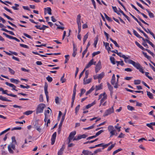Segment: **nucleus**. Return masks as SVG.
Listing matches in <instances>:
<instances>
[{
	"label": "nucleus",
	"mask_w": 155,
	"mask_h": 155,
	"mask_svg": "<svg viewBox=\"0 0 155 155\" xmlns=\"http://www.w3.org/2000/svg\"><path fill=\"white\" fill-rule=\"evenodd\" d=\"M12 142L8 145V149L10 153L13 154L14 153V151L16 149L15 145L17 144V142L15 137H12Z\"/></svg>",
	"instance_id": "1"
},
{
	"label": "nucleus",
	"mask_w": 155,
	"mask_h": 155,
	"mask_svg": "<svg viewBox=\"0 0 155 155\" xmlns=\"http://www.w3.org/2000/svg\"><path fill=\"white\" fill-rule=\"evenodd\" d=\"M46 106L45 104H39L37 108L36 113L38 114L41 113L43 112L44 108Z\"/></svg>",
	"instance_id": "2"
},
{
	"label": "nucleus",
	"mask_w": 155,
	"mask_h": 155,
	"mask_svg": "<svg viewBox=\"0 0 155 155\" xmlns=\"http://www.w3.org/2000/svg\"><path fill=\"white\" fill-rule=\"evenodd\" d=\"M114 112V106H112V107L107 110L103 114L104 117L107 116L109 115H110L112 113Z\"/></svg>",
	"instance_id": "3"
},
{
	"label": "nucleus",
	"mask_w": 155,
	"mask_h": 155,
	"mask_svg": "<svg viewBox=\"0 0 155 155\" xmlns=\"http://www.w3.org/2000/svg\"><path fill=\"white\" fill-rule=\"evenodd\" d=\"M128 63L132 64L134 67L136 68L137 69H139V68L141 66L139 63H136L131 60H128Z\"/></svg>",
	"instance_id": "4"
},
{
	"label": "nucleus",
	"mask_w": 155,
	"mask_h": 155,
	"mask_svg": "<svg viewBox=\"0 0 155 155\" xmlns=\"http://www.w3.org/2000/svg\"><path fill=\"white\" fill-rule=\"evenodd\" d=\"M108 130L110 134V137H112L114 134L113 133L116 130L114 129L113 126L109 125L108 127Z\"/></svg>",
	"instance_id": "5"
},
{
	"label": "nucleus",
	"mask_w": 155,
	"mask_h": 155,
	"mask_svg": "<svg viewBox=\"0 0 155 155\" xmlns=\"http://www.w3.org/2000/svg\"><path fill=\"white\" fill-rule=\"evenodd\" d=\"M41 125L38 124V122L36 121L34 125V128L36 129L39 132H40L41 131V129L40 128Z\"/></svg>",
	"instance_id": "6"
},
{
	"label": "nucleus",
	"mask_w": 155,
	"mask_h": 155,
	"mask_svg": "<svg viewBox=\"0 0 155 155\" xmlns=\"http://www.w3.org/2000/svg\"><path fill=\"white\" fill-rule=\"evenodd\" d=\"M56 132H54L52 135L51 138V144L53 145L54 143L56 137Z\"/></svg>",
	"instance_id": "7"
},
{
	"label": "nucleus",
	"mask_w": 155,
	"mask_h": 155,
	"mask_svg": "<svg viewBox=\"0 0 155 155\" xmlns=\"http://www.w3.org/2000/svg\"><path fill=\"white\" fill-rule=\"evenodd\" d=\"M5 84L7 85L12 87L13 90H15L16 91H18L16 89H15L16 87V86H15L13 84L9 83L8 82H6Z\"/></svg>",
	"instance_id": "8"
},
{
	"label": "nucleus",
	"mask_w": 155,
	"mask_h": 155,
	"mask_svg": "<svg viewBox=\"0 0 155 155\" xmlns=\"http://www.w3.org/2000/svg\"><path fill=\"white\" fill-rule=\"evenodd\" d=\"M82 153L84 155H93L94 154L91 152L85 150H84L82 152Z\"/></svg>",
	"instance_id": "9"
},
{
	"label": "nucleus",
	"mask_w": 155,
	"mask_h": 155,
	"mask_svg": "<svg viewBox=\"0 0 155 155\" xmlns=\"http://www.w3.org/2000/svg\"><path fill=\"white\" fill-rule=\"evenodd\" d=\"M65 148V146L64 145L62 146V147L58 151V155H61L63 154V151Z\"/></svg>",
	"instance_id": "10"
},
{
	"label": "nucleus",
	"mask_w": 155,
	"mask_h": 155,
	"mask_svg": "<svg viewBox=\"0 0 155 155\" xmlns=\"http://www.w3.org/2000/svg\"><path fill=\"white\" fill-rule=\"evenodd\" d=\"M104 96L101 99L100 101V106L105 101L107 98V95L106 93L104 94Z\"/></svg>",
	"instance_id": "11"
},
{
	"label": "nucleus",
	"mask_w": 155,
	"mask_h": 155,
	"mask_svg": "<svg viewBox=\"0 0 155 155\" xmlns=\"http://www.w3.org/2000/svg\"><path fill=\"white\" fill-rule=\"evenodd\" d=\"M81 16L80 14L78 15L77 16L76 21L78 25L81 24Z\"/></svg>",
	"instance_id": "12"
},
{
	"label": "nucleus",
	"mask_w": 155,
	"mask_h": 155,
	"mask_svg": "<svg viewBox=\"0 0 155 155\" xmlns=\"http://www.w3.org/2000/svg\"><path fill=\"white\" fill-rule=\"evenodd\" d=\"M92 80V78H91L87 79H84L83 80V84H88Z\"/></svg>",
	"instance_id": "13"
},
{
	"label": "nucleus",
	"mask_w": 155,
	"mask_h": 155,
	"mask_svg": "<svg viewBox=\"0 0 155 155\" xmlns=\"http://www.w3.org/2000/svg\"><path fill=\"white\" fill-rule=\"evenodd\" d=\"M93 59H92L89 62L88 64L85 67V68H89L91 65L93 64Z\"/></svg>",
	"instance_id": "14"
},
{
	"label": "nucleus",
	"mask_w": 155,
	"mask_h": 155,
	"mask_svg": "<svg viewBox=\"0 0 155 155\" xmlns=\"http://www.w3.org/2000/svg\"><path fill=\"white\" fill-rule=\"evenodd\" d=\"M44 90L45 94L46 96L48 95V85L47 84H45L44 87Z\"/></svg>",
	"instance_id": "15"
},
{
	"label": "nucleus",
	"mask_w": 155,
	"mask_h": 155,
	"mask_svg": "<svg viewBox=\"0 0 155 155\" xmlns=\"http://www.w3.org/2000/svg\"><path fill=\"white\" fill-rule=\"evenodd\" d=\"M10 81L12 83H15L16 84H18L19 81L18 80L15 79L13 78H12L10 79Z\"/></svg>",
	"instance_id": "16"
},
{
	"label": "nucleus",
	"mask_w": 155,
	"mask_h": 155,
	"mask_svg": "<svg viewBox=\"0 0 155 155\" xmlns=\"http://www.w3.org/2000/svg\"><path fill=\"white\" fill-rule=\"evenodd\" d=\"M1 30L3 31H5L6 32H8L9 33V34L12 35H15V34L14 33V32L12 31H9L7 30L6 29H5V28H2L1 29Z\"/></svg>",
	"instance_id": "17"
},
{
	"label": "nucleus",
	"mask_w": 155,
	"mask_h": 155,
	"mask_svg": "<svg viewBox=\"0 0 155 155\" xmlns=\"http://www.w3.org/2000/svg\"><path fill=\"white\" fill-rule=\"evenodd\" d=\"M76 134V132L75 131H72L70 133L68 137L73 139Z\"/></svg>",
	"instance_id": "18"
},
{
	"label": "nucleus",
	"mask_w": 155,
	"mask_h": 155,
	"mask_svg": "<svg viewBox=\"0 0 155 155\" xmlns=\"http://www.w3.org/2000/svg\"><path fill=\"white\" fill-rule=\"evenodd\" d=\"M147 95L149 97L150 99H153V94L151 93L150 91H147Z\"/></svg>",
	"instance_id": "19"
},
{
	"label": "nucleus",
	"mask_w": 155,
	"mask_h": 155,
	"mask_svg": "<svg viewBox=\"0 0 155 155\" xmlns=\"http://www.w3.org/2000/svg\"><path fill=\"white\" fill-rule=\"evenodd\" d=\"M0 100L4 101H6L8 102H11V100L7 99L5 97L2 96L0 95Z\"/></svg>",
	"instance_id": "20"
},
{
	"label": "nucleus",
	"mask_w": 155,
	"mask_h": 155,
	"mask_svg": "<svg viewBox=\"0 0 155 155\" xmlns=\"http://www.w3.org/2000/svg\"><path fill=\"white\" fill-rule=\"evenodd\" d=\"M96 104V102L95 101H94L92 103L88 104L87 105L86 107V108L87 109H88L90 107L92 106L93 105H94Z\"/></svg>",
	"instance_id": "21"
},
{
	"label": "nucleus",
	"mask_w": 155,
	"mask_h": 155,
	"mask_svg": "<svg viewBox=\"0 0 155 155\" xmlns=\"http://www.w3.org/2000/svg\"><path fill=\"white\" fill-rule=\"evenodd\" d=\"M45 11H47L49 14L50 15L51 14V9L50 8L47 7L46 8H45Z\"/></svg>",
	"instance_id": "22"
},
{
	"label": "nucleus",
	"mask_w": 155,
	"mask_h": 155,
	"mask_svg": "<svg viewBox=\"0 0 155 155\" xmlns=\"http://www.w3.org/2000/svg\"><path fill=\"white\" fill-rule=\"evenodd\" d=\"M0 91L2 92V94H5L8 95L9 94H8L7 93V92L8 91L7 90H4V89L2 87H0Z\"/></svg>",
	"instance_id": "23"
},
{
	"label": "nucleus",
	"mask_w": 155,
	"mask_h": 155,
	"mask_svg": "<svg viewBox=\"0 0 155 155\" xmlns=\"http://www.w3.org/2000/svg\"><path fill=\"white\" fill-rule=\"evenodd\" d=\"M104 44L105 45V48L107 50L109 51H110V48L109 47V44L108 43L104 42Z\"/></svg>",
	"instance_id": "24"
},
{
	"label": "nucleus",
	"mask_w": 155,
	"mask_h": 155,
	"mask_svg": "<svg viewBox=\"0 0 155 155\" xmlns=\"http://www.w3.org/2000/svg\"><path fill=\"white\" fill-rule=\"evenodd\" d=\"M138 30L140 31V32L142 33L143 35L144 36L146 37L147 39H148L149 38L147 35L142 30L139 29L138 28H137Z\"/></svg>",
	"instance_id": "25"
},
{
	"label": "nucleus",
	"mask_w": 155,
	"mask_h": 155,
	"mask_svg": "<svg viewBox=\"0 0 155 155\" xmlns=\"http://www.w3.org/2000/svg\"><path fill=\"white\" fill-rule=\"evenodd\" d=\"M100 69V64H98L95 67V71L96 73H97Z\"/></svg>",
	"instance_id": "26"
},
{
	"label": "nucleus",
	"mask_w": 155,
	"mask_h": 155,
	"mask_svg": "<svg viewBox=\"0 0 155 155\" xmlns=\"http://www.w3.org/2000/svg\"><path fill=\"white\" fill-rule=\"evenodd\" d=\"M146 10L147 12L149 14V15L150 18H152L154 17V16L153 13H152L151 12L149 11L148 10L146 9Z\"/></svg>",
	"instance_id": "27"
},
{
	"label": "nucleus",
	"mask_w": 155,
	"mask_h": 155,
	"mask_svg": "<svg viewBox=\"0 0 155 155\" xmlns=\"http://www.w3.org/2000/svg\"><path fill=\"white\" fill-rule=\"evenodd\" d=\"M133 32L134 34L138 38H142V37L140 36L138 33L134 30H133Z\"/></svg>",
	"instance_id": "28"
},
{
	"label": "nucleus",
	"mask_w": 155,
	"mask_h": 155,
	"mask_svg": "<svg viewBox=\"0 0 155 155\" xmlns=\"http://www.w3.org/2000/svg\"><path fill=\"white\" fill-rule=\"evenodd\" d=\"M110 40L112 42H113L114 43V44L115 45V46L116 47L118 48L119 47V45H118L117 44V42L116 41H114L111 38H110Z\"/></svg>",
	"instance_id": "29"
},
{
	"label": "nucleus",
	"mask_w": 155,
	"mask_h": 155,
	"mask_svg": "<svg viewBox=\"0 0 155 155\" xmlns=\"http://www.w3.org/2000/svg\"><path fill=\"white\" fill-rule=\"evenodd\" d=\"M120 12L122 13L123 15L129 21H130V18H129L128 16H127V15H126L124 13V12H123L121 10H120Z\"/></svg>",
	"instance_id": "30"
},
{
	"label": "nucleus",
	"mask_w": 155,
	"mask_h": 155,
	"mask_svg": "<svg viewBox=\"0 0 155 155\" xmlns=\"http://www.w3.org/2000/svg\"><path fill=\"white\" fill-rule=\"evenodd\" d=\"M33 113V111L32 110H28L24 112L23 114L27 115H30Z\"/></svg>",
	"instance_id": "31"
},
{
	"label": "nucleus",
	"mask_w": 155,
	"mask_h": 155,
	"mask_svg": "<svg viewBox=\"0 0 155 155\" xmlns=\"http://www.w3.org/2000/svg\"><path fill=\"white\" fill-rule=\"evenodd\" d=\"M65 117V115H64L62 116V119H61V122L60 123V124L59 125V126H60V127H62V124H63V121H64V119Z\"/></svg>",
	"instance_id": "32"
},
{
	"label": "nucleus",
	"mask_w": 155,
	"mask_h": 155,
	"mask_svg": "<svg viewBox=\"0 0 155 155\" xmlns=\"http://www.w3.org/2000/svg\"><path fill=\"white\" fill-rule=\"evenodd\" d=\"M117 54L120 57H122L124 59H126V56L122 54V53L120 52H118Z\"/></svg>",
	"instance_id": "33"
},
{
	"label": "nucleus",
	"mask_w": 155,
	"mask_h": 155,
	"mask_svg": "<svg viewBox=\"0 0 155 155\" xmlns=\"http://www.w3.org/2000/svg\"><path fill=\"white\" fill-rule=\"evenodd\" d=\"M95 125V124H94L92 126H90L89 127H88L87 128H84L83 129L84 130H89L93 129V128H94Z\"/></svg>",
	"instance_id": "34"
},
{
	"label": "nucleus",
	"mask_w": 155,
	"mask_h": 155,
	"mask_svg": "<svg viewBox=\"0 0 155 155\" xmlns=\"http://www.w3.org/2000/svg\"><path fill=\"white\" fill-rule=\"evenodd\" d=\"M104 72H102L101 74H99L98 76V79H101L104 76Z\"/></svg>",
	"instance_id": "35"
},
{
	"label": "nucleus",
	"mask_w": 155,
	"mask_h": 155,
	"mask_svg": "<svg viewBox=\"0 0 155 155\" xmlns=\"http://www.w3.org/2000/svg\"><path fill=\"white\" fill-rule=\"evenodd\" d=\"M119 124L117 123V125L114 126V127L115 129H117V131L118 132H119L120 131L121 127H118L119 125Z\"/></svg>",
	"instance_id": "36"
},
{
	"label": "nucleus",
	"mask_w": 155,
	"mask_h": 155,
	"mask_svg": "<svg viewBox=\"0 0 155 155\" xmlns=\"http://www.w3.org/2000/svg\"><path fill=\"white\" fill-rule=\"evenodd\" d=\"M110 60L111 63L113 64H115V59L114 57H110Z\"/></svg>",
	"instance_id": "37"
},
{
	"label": "nucleus",
	"mask_w": 155,
	"mask_h": 155,
	"mask_svg": "<svg viewBox=\"0 0 155 155\" xmlns=\"http://www.w3.org/2000/svg\"><path fill=\"white\" fill-rule=\"evenodd\" d=\"M80 107V105H78L75 108V113L76 114H77V113L79 111Z\"/></svg>",
	"instance_id": "38"
},
{
	"label": "nucleus",
	"mask_w": 155,
	"mask_h": 155,
	"mask_svg": "<svg viewBox=\"0 0 155 155\" xmlns=\"http://www.w3.org/2000/svg\"><path fill=\"white\" fill-rule=\"evenodd\" d=\"M142 53L144 55V56L146 58H147L148 59V60L150 59L151 58V57L150 56L147 55V53H145V52H144L143 51H142Z\"/></svg>",
	"instance_id": "39"
},
{
	"label": "nucleus",
	"mask_w": 155,
	"mask_h": 155,
	"mask_svg": "<svg viewBox=\"0 0 155 155\" xmlns=\"http://www.w3.org/2000/svg\"><path fill=\"white\" fill-rule=\"evenodd\" d=\"M127 109L130 110L132 111L134 110V108L133 107L130 105H128L127 106Z\"/></svg>",
	"instance_id": "40"
},
{
	"label": "nucleus",
	"mask_w": 155,
	"mask_h": 155,
	"mask_svg": "<svg viewBox=\"0 0 155 155\" xmlns=\"http://www.w3.org/2000/svg\"><path fill=\"white\" fill-rule=\"evenodd\" d=\"M81 139V135H79L77 137H74L73 139V140H79Z\"/></svg>",
	"instance_id": "41"
},
{
	"label": "nucleus",
	"mask_w": 155,
	"mask_h": 155,
	"mask_svg": "<svg viewBox=\"0 0 155 155\" xmlns=\"http://www.w3.org/2000/svg\"><path fill=\"white\" fill-rule=\"evenodd\" d=\"M116 62L117 63V65L118 66L119 64L121 65V66H123L124 65V63L123 61H116Z\"/></svg>",
	"instance_id": "42"
},
{
	"label": "nucleus",
	"mask_w": 155,
	"mask_h": 155,
	"mask_svg": "<svg viewBox=\"0 0 155 155\" xmlns=\"http://www.w3.org/2000/svg\"><path fill=\"white\" fill-rule=\"evenodd\" d=\"M32 53H33L34 54H37L38 55H39L41 57H47V56L45 55H42V54H38V52H35V51H33Z\"/></svg>",
	"instance_id": "43"
},
{
	"label": "nucleus",
	"mask_w": 155,
	"mask_h": 155,
	"mask_svg": "<svg viewBox=\"0 0 155 155\" xmlns=\"http://www.w3.org/2000/svg\"><path fill=\"white\" fill-rule=\"evenodd\" d=\"M116 143H114V144H112L111 146H109L108 149H107V150L108 151H110V150H111L113 148L115 145Z\"/></svg>",
	"instance_id": "44"
},
{
	"label": "nucleus",
	"mask_w": 155,
	"mask_h": 155,
	"mask_svg": "<svg viewBox=\"0 0 155 155\" xmlns=\"http://www.w3.org/2000/svg\"><path fill=\"white\" fill-rule=\"evenodd\" d=\"M122 150V149L121 148H119L117 150L114 151L113 153V155H114L115 154L117 153L119 151H120Z\"/></svg>",
	"instance_id": "45"
},
{
	"label": "nucleus",
	"mask_w": 155,
	"mask_h": 155,
	"mask_svg": "<svg viewBox=\"0 0 155 155\" xmlns=\"http://www.w3.org/2000/svg\"><path fill=\"white\" fill-rule=\"evenodd\" d=\"M3 15L6 17V18H7L8 19L10 20L11 21L13 20V18H11L9 16H8L7 15H6L5 13H3Z\"/></svg>",
	"instance_id": "46"
},
{
	"label": "nucleus",
	"mask_w": 155,
	"mask_h": 155,
	"mask_svg": "<svg viewBox=\"0 0 155 155\" xmlns=\"http://www.w3.org/2000/svg\"><path fill=\"white\" fill-rule=\"evenodd\" d=\"M9 70V71L10 72L11 74H14L15 73V71L14 70L11 68H8Z\"/></svg>",
	"instance_id": "47"
},
{
	"label": "nucleus",
	"mask_w": 155,
	"mask_h": 155,
	"mask_svg": "<svg viewBox=\"0 0 155 155\" xmlns=\"http://www.w3.org/2000/svg\"><path fill=\"white\" fill-rule=\"evenodd\" d=\"M85 77L84 78V79H87L88 77V76L89 74V71L88 70H87L85 72Z\"/></svg>",
	"instance_id": "48"
},
{
	"label": "nucleus",
	"mask_w": 155,
	"mask_h": 155,
	"mask_svg": "<svg viewBox=\"0 0 155 155\" xmlns=\"http://www.w3.org/2000/svg\"><path fill=\"white\" fill-rule=\"evenodd\" d=\"M10 129V128H8L6 130H4V131H2L1 133H0V136H1L5 133H6Z\"/></svg>",
	"instance_id": "49"
},
{
	"label": "nucleus",
	"mask_w": 155,
	"mask_h": 155,
	"mask_svg": "<svg viewBox=\"0 0 155 155\" xmlns=\"http://www.w3.org/2000/svg\"><path fill=\"white\" fill-rule=\"evenodd\" d=\"M104 131V130H100V131H98V132H97L96 134H95L96 136H99V135H100Z\"/></svg>",
	"instance_id": "50"
},
{
	"label": "nucleus",
	"mask_w": 155,
	"mask_h": 155,
	"mask_svg": "<svg viewBox=\"0 0 155 155\" xmlns=\"http://www.w3.org/2000/svg\"><path fill=\"white\" fill-rule=\"evenodd\" d=\"M146 42H147L153 48L155 47L154 45L151 42H150L149 40H146Z\"/></svg>",
	"instance_id": "51"
},
{
	"label": "nucleus",
	"mask_w": 155,
	"mask_h": 155,
	"mask_svg": "<svg viewBox=\"0 0 155 155\" xmlns=\"http://www.w3.org/2000/svg\"><path fill=\"white\" fill-rule=\"evenodd\" d=\"M64 74L61 79V81L62 83L66 81V79L64 78Z\"/></svg>",
	"instance_id": "52"
},
{
	"label": "nucleus",
	"mask_w": 155,
	"mask_h": 155,
	"mask_svg": "<svg viewBox=\"0 0 155 155\" xmlns=\"http://www.w3.org/2000/svg\"><path fill=\"white\" fill-rule=\"evenodd\" d=\"M46 79L48 82H51L53 80L52 78L49 76H48V77H47L46 78Z\"/></svg>",
	"instance_id": "53"
},
{
	"label": "nucleus",
	"mask_w": 155,
	"mask_h": 155,
	"mask_svg": "<svg viewBox=\"0 0 155 155\" xmlns=\"http://www.w3.org/2000/svg\"><path fill=\"white\" fill-rule=\"evenodd\" d=\"M149 73L147 72H145V75L148 78H149L150 79L152 80H153V78L152 77L148 75V74Z\"/></svg>",
	"instance_id": "54"
},
{
	"label": "nucleus",
	"mask_w": 155,
	"mask_h": 155,
	"mask_svg": "<svg viewBox=\"0 0 155 155\" xmlns=\"http://www.w3.org/2000/svg\"><path fill=\"white\" fill-rule=\"evenodd\" d=\"M134 82L135 84H140L141 82V81L140 80H135Z\"/></svg>",
	"instance_id": "55"
},
{
	"label": "nucleus",
	"mask_w": 155,
	"mask_h": 155,
	"mask_svg": "<svg viewBox=\"0 0 155 155\" xmlns=\"http://www.w3.org/2000/svg\"><path fill=\"white\" fill-rule=\"evenodd\" d=\"M20 45L21 47H23V48H28V46H27V45H24V44H20Z\"/></svg>",
	"instance_id": "56"
},
{
	"label": "nucleus",
	"mask_w": 155,
	"mask_h": 155,
	"mask_svg": "<svg viewBox=\"0 0 155 155\" xmlns=\"http://www.w3.org/2000/svg\"><path fill=\"white\" fill-rule=\"evenodd\" d=\"M102 89L101 85L96 86V91Z\"/></svg>",
	"instance_id": "57"
},
{
	"label": "nucleus",
	"mask_w": 155,
	"mask_h": 155,
	"mask_svg": "<svg viewBox=\"0 0 155 155\" xmlns=\"http://www.w3.org/2000/svg\"><path fill=\"white\" fill-rule=\"evenodd\" d=\"M100 53V51H97V52H94L92 54V57H94L95 55L99 54Z\"/></svg>",
	"instance_id": "58"
},
{
	"label": "nucleus",
	"mask_w": 155,
	"mask_h": 155,
	"mask_svg": "<svg viewBox=\"0 0 155 155\" xmlns=\"http://www.w3.org/2000/svg\"><path fill=\"white\" fill-rule=\"evenodd\" d=\"M23 34L25 36V37H27L28 38H29L32 39V38L31 36L28 35L27 34L24 33H23Z\"/></svg>",
	"instance_id": "59"
},
{
	"label": "nucleus",
	"mask_w": 155,
	"mask_h": 155,
	"mask_svg": "<svg viewBox=\"0 0 155 155\" xmlns=\"http://www.w3.org/2000/svg\"><path fill=\"white\" fill-rule=\"evenodd\" d=\"M108 89L110 91V94H111L113 93V87L111 86H110L109 87H108Z\"/></svg>",
	"instance_id": "60"
},
{
	"label": "nucleus",
	"mask_w": 155,
	"mask_h": 155,
	"mask_svg": "<svg viewBox=\"0 0 155 155\" xmlns=\"http://www.w3.org/2000/svg\"><path fill=\"white\" fill-rule=\"evenodd\" d=\"M69 57V55H65V57L66 58L65 61V63H66L68 62V61L69 60V59L68 58Z\"/></svg>",
	"instance_id": "61"
},
{
	"label": "nucleus",
	"mask_w": 155,
	"mask_h": 155,
	"mask_svg": "<svg viewBox=\"0 0 155 155\" xmlns=\"http://www.w3.org/2000/svg\"><path fill=\"white\" fill-rule=\"evenodd\" d=\"M124 134L122 133H121L118 136V138H123L124 137Z\"/></svg>",
	"instance_id": "62"
},
{
	"label": "nucleus",
	"mask_w": 155,
	"mask_h": 155,
	"mask_svg": "<svg viewBox=\"0 0 155 155\" xmlns=\"http://www.w3.org/2000/svg\"><path fill=\"white\" fill-rule=\"evenodd\" d=\"M45 118L44 119V121L45 122H46L48 120V114L46 113H45Z\"/></svg>",
	"instance_id": "63"
},
{
	"label": "nucleus",
	"mask_w": 155,
	"mask_h": 155,
	"mask_svg": "<svg viewBox=\"0 0 155 155\" xmlns=\"http://www.w3.org/2000/svg\"><path fill=\"white\" fill-rule=\"evenodd\" d=\"M148 31H149V33L154 38L155 40V36L154 35V34L149 29H148Z\"/></svg>",
	"instance_id": "64"
}]
</instances>
